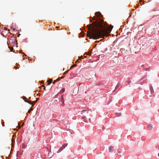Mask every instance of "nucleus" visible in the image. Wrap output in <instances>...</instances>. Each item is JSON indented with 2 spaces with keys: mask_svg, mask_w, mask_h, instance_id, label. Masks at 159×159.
I'll list each match as a JSON object with an SVG mask.
<instances>
[{
  "mask_svg": "<svg viewBox=\"0 0 159 159\" xmlns=\"http://www.w3.org/2000/svg\"><path fill=\"white\" fill-rule=\"evenodd\" d=\"M20 126L19 127V128L20 129Z\"/></svg>",
  "mask_w": 159,
  "mask_h": 159,
  "instance_id": "obj_23",
  "label": "nucleus"
},
{
  "mask_svg": "<svg viewBox=\"0 0 159 159\" xmlns=\"http://www.w3.org/2000/svg\"><path fill=\"white\" fill-rule=\"evenodd\" d=\"M50 84V83H49V82H48V84H47V85H49Z\"/></svg>",
  "mask_w": 159,
  "mask_h": 159,
  "instance_id": "obj_16",
  "label": "nucleus"
},
{
  "mask_svg": "<svg viewBox=\"0 0 159 159\" xmlns=\"http://www.w3.org/2000/svg\"><path fill=\"white\" fill-rule=\"evenodd\" d=\"M77 60L76 61V62H77Z\"/></svg>",
  "mask_w": 159,
  "mask_h": 159,
  "instance_id": "obj_25",
  "label": "nucleus"
},
{
  "mask_svg": "<svg viewBox=\"0 0 159 159\" xmlns=\"http://www.w3.org/2000/svg\"><path fill=\"white\" fill-rule=\"evenodd\" d=\"M60 80V78H58L56 80H57V81H59Z\"/></svg>",
  "mask_w": 159,
  "mask_h": 159,
  "instance_id": "obj_14",
  "label": "nucleus"
},
{
  "mask_svg": "<svg viewBox=\"0 0 159 159\" xmlns=\"http://www.w3.org/2000/svg\"><path fill=\"white\" fill-rule=\"evenodd\" d=\"M57 80H55L53 81V84H55V83L56 82H57Z\"/></svg>",
  "mask_w": 159,
  "mask_h": 159,
  "instance_id": "obj_13",
  "label": "nucleus"
},
{
  "mask_svg": "<svg viewBox=\"0 0 159 159\" xmlns=\"http://www.w3.org/2000/svg\"><path fill=\"white\" fill-rule=\"evenodd\" d=\"M117 116H119L121 114L120 113H117L116 114Z\"/></svg>",
  "mask_w": 159,
  "mask_h": 159,
  "instance_id": "obj_12",
  "label": "nucleus"
},
{
  "mask_svg": "<svg viewBox=\"0 0 159 159\" xmlns=\"http://www.w3.org/2000/svg\"><path fill=\"white\" fill-rule=\"evenodd\" d=\"M53 81V80L52 79H50L48 81V82H49L50 83H51Z\"/></svg>",
  "mask_w": 159,
  "mask_h": 159,
  "instance_id": "obj_7",
  "label": "nucleus"
},
{
  "mask_svg": "<svg viewBox=\"0 0 159 159\" xmlns=\"http://www.w3.org/2000/svg\"><path fill=\"white\" fill-rule=\"evenodd\" d=\"M8 47L10 49V50L11 51H12L13 50V48L12 47Z\"/></svg>",
  "mask_w": 159,
  "mask_h": 159,
  "instance_id": "obj_10",
  "label": "nucleus"
},
{
  "mask_svg": "<svg viewBox=\"0 0 159 159\" xmlns=\"http://www.w3.org/2000/svg\"><path fill=\"white\" fill-rule=\"evenodd\" d=\"M120 153V151H118V153Z\"/></svg>",
  "mask_w": 159,
  "mask_h": 159,
  "instance_id": "obj_20",
  "label": "nucleus"
},
{
  "mask_svg": "<svg viewBox=\"0 0 159 159\" xmlns=\"http://www.w3.org/2000/svg\"><path fill=\"white\" fill-rule=\"evenodd\" d=\"M64 148H63V147L62 146L58 150V151L57 152V153H59Z\"/></svg>",
  "mask_w": 159,
  "mask_h": 159,
  "instance_id": "obj_3",
  "label": "nucleus"
},
{
  "mask_svg": "<svg viewBox=\"0 0 159 159\" xmlns=\"http://www.w3.org/2000/svg\"><path fill=\"white\" fill-rule=\"evenodd\" d=\"M67 145V143H65L62 146L63 147V148H65Z\"/></svg>",
  "mask_w": 159,
  "mask_h": 159,
  "instance_id": "obj_8",
  "label": "nucleus"
},
{
  "mask_svg": "<svg viewBox=\"0 0 159 159\" xmlns=\"http://www.w3.org/2000/svg\"><path fill=\"white\" fill-rule=\"evenodd\" d=\"M114 150V147L113 146H111L108 148V151L109 152H112Z\"/></svg>",
  "mask_w": 159,
  "mask_h": 159,
  "instance_id": "obj_2",
  "label": "nucleus"
},
{
  "mask_svg": "<svg viewBox=\"0 0 159 159\" xmlns=\"http://www.w3.org/2000/svg\"><path fill=\"white\" fill-rule=\"evenodd\" d=\"M37 102V100L35 101L34 102H33L34 103L33 104H34V103H35Z\"/></svg>",
  "mask_w": 159,
  "mask_h": 159,
  "instance_id": "obj_15",
  "label": "nucleus"
},
{
  "mask_svg": "<svg viewBox=\"0 0 159 159\" xmlns=\"http://www.w3.org/2000/svg\"><path fill=\"white\" fill-rule=\"evenodd\" d=\"M43 86L44 87V85H43ZM44 89V90H45V89H45V87H44V89Z\"/></svg>",
  "mask_w": 159,
  "mask_h": 159,
  "instance_id": "obj_17",
  "label": "nucleus"
},
{
  "mask_svg": "<svg viewBox=\"0 0 159 159\" xmlns=\"http://www.w3.org/2000/svg\"><path fill=\"white\" fill-rule=\"evenodd\" d=\"M158 156H159V153L158 154Z\"/></svg>",
  "mask_w": 159,
  "mask_h": 159,
  "instance_id": "obj_22",
  "label": "nucleus"
},
{
  "mask_svg": "<svg viewBox=\"0 0 159 159\" xmlns=\"http://www.w3.org/2000/svg\"><path fill=\"white\" fill-rule=\"evenodd\" d=\"M95 15L99 17L101 15V14L100 12L98 11V12H96L95 13Z\"/></svg>",
  "mask_w": 159,
  "mask_h": 159,
  "instance_id": "obj_5",
  "label": "nucleus"
},
{
  "mask_svg": "<svg viewBox=\"0 0 159 159\" xmlns=\"http://www.w3.org/2000/svg\"><path fill=\"white\" fill-rule=\"evenodd\" d=\"M147 127L149 130H151L152 128V126L151 124H149L148 125Z\"/></svg>",
  "mask_w": 159,
  "mask_h": 159,
  "instance_id": "obj_4",
  "label": "nucleus"
},
{
  "mask_svg": "<svg viewBox=\"0 0 159 159\" xmlns=\"http://www.w3.org/2000/svg\"><path fill=\"white\" fill-rule=\"evenodd\" d=\"M22 147L23 148H25V146H23Z\"/></svg>",
  "mask_w": 159,
  "mask_h": 159,
  "instance_id": "obj_19",
  "label": "nucleus"
},
{
  "mask_svg": "<svg viewBox=\"0 0 159 159\" xmlns=\"http://www.w3.org/2000/svg\"><path fill=\"white\" fill-rule=\"evenodd\" d=\"M116 154L117 155L118 154V153H116Z\"/></svg>",
  "mask_w": 159,
  "mask_h": 159,
  "instance_id": "obj_26",
  "label": "nucleus"
},
{
  "mask_svg": "<svg viewBox=\"0 0 159 159\" xmlns=\"http://www.w3.org/2000/svg\"><path fill=\"white\" fill-rule=\"evenodd\" d=\"M28 112L30 113V110H29Z\"/></svg>",
  "mask_w": 159,
  "mask_h": 159,
  "instance_id": "obj_21",
  "label": "nucleus"
},
{
  "mask_svg": "<svg viewBox=\"0 0 159 159\" xmlns=\"http://www.w3.org/2000/svg\"><path fill=\"white\" fill-rule=\"evenodd\" d=\"M36 98V100L37 101V100H39V98Z\"/></svg>",
  "mask_w": 159,
  "mask_h": 159,
  "instance_id": "obj_18",
  "label": "nucleus"
},
{
  "mask_svg": "<svg viewBox=\"0 0 159 159\" xmlns=\"http://www.w3.org/2000/svg\"><path fill=\"white\" fill-rule=\"evenodd\" d=\"M91 54V52L90 51L88 52V53L87 54V55H90V54Z\"/></svg>",
  "mask_w": 159,
  "mask_h": 159,
  "instance_id": "obj_11",
  "label": "nucleus"
},
{
  "mask_svg": "<svg viewBox=\"0 0 159 159\" xmlns=\"http://www.w3.org/2000/svg\"><path fill=\"white\" fill-rule=\"evenodd\" d=\"M63 77H61V78H63Z\"/></svg>",
  "mask_w": 159,
  "mask_h": 159,
  "instance_id": "obj_24",
  "label": "nucleus"
},
{
  "mask_svg": "<svg viewBox=\"0 0 159 159\" xmlns=\"http://www.w3.org/2000/svg\"><path fill=\"white\" fill-rule=\"evenodd\" d=\"M25 102H27V103H28L31 104V105H32V107H33V106H34V104H32V103L30 102V101L29 100H25Z\"/></svg>",
  "mask_w": 159,
  "mask_h": 159,
  "instance_id": "obj_6",
  "label": "nucleus"
},
{
  "mask_svg": "<svg viewBox=\"0 0 159 159\" xmlns=\"http://www.w3.org/2000/svg\"><path fill=\"white\" fill-rule=\"evenodd\" d=\"M76 66V65H72L70 66V69H71V68H73V67H75V66Z\"/></svg>",
  "mask_w": 159,
  "mask_h": 159,
  "instance_id": "obj_9",
  "label": "nucleus"
},
{
  "mask_svg": "<svg viewBox=\"0 0 159 159\" xmlns=\"http://www.w3.org/2000/svg\"><path fill=\"white\" fill-rule=\"evenodd\" d=\"M92 20H94L95 21L93 22L92 25L89 24L88 25L89 30H90L89 36L94 39H97L100 38H103L104 36H108L113 26L110 25L109 29L106 26V23L102 20L96 18L94 17L92 18Z\"/></svg>",
  "mask_w": 159,
  "mask_h": 159,
  "instance_id": "obj_1",
  "label": "nucleus"
}]
</instances>
